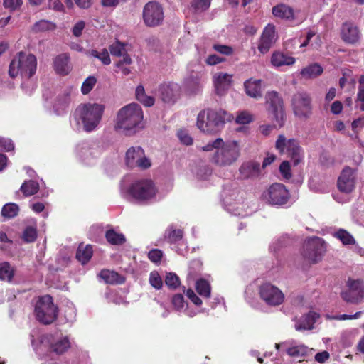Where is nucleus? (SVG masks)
I'll return each mask as SVG.
<instances>
[{
  "label": "nucleus",
  "instance_id": "nucleus-1",
  "mask_svg": "<svg viewBox=\"0 0 364 364\" xmlns=\"http://www.w3.org/2000/svg\"><path fill=\"white\" fill-rule=\"evenodd\" d=\"M37 64V58L33 54L23 51L18 53L9 64V76L21 78V87L27 95L33 93L36 88Z\"/></svg>",
  "mask_w": 364,
  "mask_h": 364
},
{
  "label": "nucleus",
  "instance_id": "nucleus-2",
  "mask_svg": "<svg viewBox=\"0 0 364 364\" xmlns=\"http://www.w3.org/2000/svg\"><path fill=\"white\" fill-rule=\"evenodd\" d=\"M31 343L34 351L40 359L50 356L52 354L61 355L71 346L70 337L59 333H46L40 335L36 339L31 333Z\"/></svg>",
  "mask_w": 364,
  "mask_h": 364
},
{
  "label": "nucleus",
  "instance_id": "nucleus-3",
  "mask_svg": "<svg viewBox=\"0 0 364 364\" xmlns=\"http://www.w3.org/2000/svg\"><path fill=\"white\" fill-rule=\"evenodd\" d=\"M144 127V112L140 105L130 103L119 109L114 120V129L132 136Z\"/></svg>",
  "mask_w": 364,
  "mask_h": 364
},
{
  "label": "nucleus",
  "instance_id": "nucleus-4",
  "mask_svg": "<svg viewBox=\"0 0 364 364\" xmlns=\"http://www.w3.org/2000/svg\"><path fill=\"white\" fill-rule=\"evenodd\" d=\"M234 116L223 109H203L197 117V127L204 133H218L224 126L225 122H231Z\"/></svg>",
  "mask_w": 364,
  "mask_h": 364
},
{
  "label": "nucleus",
  "instance_id": "nucleus-5",
  "mask_svg": "<svg viewBox=\"0 0 364 364\" xmlns=\"http://www.w3.org/2000/svg\"><path fill=\"white\" fill-rule=\"evenodd\" d=\"M128 193L137 203L149 205L159 200L161 197L159 188L150 178H139L129 186Z\"/></svg>",
  "mask_w": 364,
  "mask_h": 364
},
{
  "label": "nucleus",
  "instance_id": "nucleus-6",
  "mask_svg": "<svg viewBox=\"0 0 364 364\" xmlns=\"http://www.w3.org/2000/svg\"><path fill=\"white\" fill-rule=\"evenodd\" d=\"M104 111L105 106L102 104H81L75 109V118L78 123H82L84 131L91 132L99 126Z\"/></svg>",
  "mask_w": 364,
  "mask_h": 364
},
{
  "label": "nucleus",
  "instance_id": "nucleus-7",
  "mask_svg": "<svg viewBox=\"0 0 364 364\" xmlns=\"http://www.w3.org/2000/svg\"><path fill=\"white\" fill-rule=\"evenodd\" d=\"M240 156V146L235 140L224 141L212 156V161L219 166H229L237 161Z\"/></svg>",
  "mask_w": 364,
  "mask_h": 364
},
{
  "label": "nucleus",
  "instance_id": "nucleus-8",
  "mask_svg": "<svg viewBox=\"0 0 364 364\" xmlns=\"http://www.w3.org/2000/svg\"><path fill=\"white\" fill-rule=\"evenodd\" d=\"M58 309L50 295L41 296L37 301L34 314L36 318L43 324H50L55 321Z\"/></svg>",
  "mask_w": 364,
  "mask_h": 364
},
{
  "label": "nucleus",
  "instance_id": "nucleus-9",
  "mask_svg": "<svg viewBox=\"0 0 364 364\" xmlns=\"http://www.w3.org/2000/svg\"><path fill=\"white\" fill-rule=\"evenodd\" d=\"M275 147L280 154L289 156L294 166L298 165L304 159L302 149L294 139H287L280 134L276 141Z\"/></svg>",
  "mask_w": 364,
  "mask_h": 364
},
{
  "label": "nucleus",
  "instance_id": "nucleus-10",
  "mask_svg": "<svg viewBox=\"0 0 364 364\" xmlns=\"http://www.w3.org/2000/svg\"><path fill=\"white\" fill-rule=\"evenodd\" d=\"M262 198L269 205L280 207L288 203L290 193L284 185L275 183L262 193Z\"/></svg>",
  "mask_w": 364,
  "mask_h": 364
},
{
  "label": "nucleus",
  "instance_id": "nucleus-11",
  "mask_svg": "<svg viewBox=\"0 0 364 364\" xmlns=\"http://www.w3.org/2000/svg\"><path fill=\"white\" fill-rule=\"evenodd\" d=\"M260 299L268 306H277L284 301V294L281 289L271 283H264L259 287Z\"/></svg>",
  "mask_w": 364,
  "mask_h": 364
},
{
  "label": "nucleus",
  "instance_id": "nucleus-12",
  "mask_svg": "<svg viewBox=\"0 0 364 364\" xmlns=\"http://www.w3.org/2000/svg\"><path fill=\"white\" fill-rule=\"evenodd\" d=\"M325 252L324 241L321 238L315 237L305 242L302 254L308 262L316 263L321 259Z\"/></svg>",
  "mask_w": 364,
  "mask_h": 364
},
{
  "label": "nucleus",
  "instance_id": "nucleus-13",
  "mask_svg": "<svg viewBox=\"0 0 364 364\" xmlns=\"http://www.w3.org/2000/svg\"><path fill=\"white\" fill-rule=\"evenodd\" d=\"M75 152L77 159L87 166L95 164L100 154L97 147L93 143L87 141L77 144Z\"/></svg>",
  "mask_w": 364,
  "mask_h": 364
},
{
  "label": "nucleus",
  "instance_id": "nucleus-14",
  "mask_svg": "<svg viewBox=\"0 0 364 364\" xmlns=\"http://www.w3.org/2000/svg\"><path fill=\"white\" fill-rule=\"evenodd\" d=\"M265 103L267 111L272 114L274 120L279 124L283 125L284 119V112L283 100L276 91H269L265 95Z\"/></svg>",
  "mask_w": 364,
  "mask_h": 364
},
{
  "label": "nucleus",
  "instance_id": "nucleus-15",
  "mask_svg": "<svg viewBox=\"0 0 364 364\" xmlns=\"http://www.w3.org/2000/svg\"><path fill=\"white\" fill-rule=\"evenodd\" d=\"M164 18V9L161 4L155 1L145 4L143 9V20L146 26H158L162 23Z\"/></svg>",
  "mask_w": 364,
  "mask_h": 364
},
{
  "label": "nucleus",
  "instance_id": "nucleus-16",
  "mask_svg": "<svg viewBox=\"0 0 364 364\" xmlns=\"http://www.w3.org/2000/svg\"><path fill=\"white\" fill-rule=\"evenodd\" d=\"M126 164L130 168L139 167L146 169L151 166L150 160L145 156L144 151L140 146L129 148L126 152Z\"/></svg>",
  "mask_w": 364,
  "mask_h": 364
},
{
  "label": "nucleus",
  "instance_id": "nucleus-17",
  "mask_svg": "<svg viewBox=\"0 0 364 364\" xmlns=\"http://www.w3.org/2000/svg\"><path fill=\"white\" fill-rule=\"evenodd\" d=\"M294 113L300 119H306L311 114V99L305 92H298L293 96Z\"/></svg>",
  "mask_w": 364,
  "mask_h": 364
},
{
  "label": "nucleus",
  "instance_id": "nucleus-18",
  "mask_svg": "<svg viewBox=\"0 0 364 364\" xmlns=\"http://www.w3.org/2000/svg\"><path fill=\"white\" fill-rule=\"evenodd\" d=\"M355 171L348 166H346L343 169L338 178V188L343 193H349L355 188Z\"/></svg>",
  "mask_w": 364,
  "mask_h": 364
},
{
  "label": "nucleus",
  "instance_id": "nucleus-19",
  "mask_svg": "<svg viewBox=\"0 0 364 364\" xmlns=\"http://www.w3.org/2000/svg\"><path fill=\"white\" fill-rule=\"evenodd\" d=\"M348 289L341 292V296L347 302L356 304L361 301L364 295L363 286L358 280H348Z\"/></svg>",
  "mask_w": 364,
  "mask_h": 364
},
{
  "label": "nucleus",
  "instance_id": "nucleus-20",
  "mask_svg": "<svg viewBox=\"0 0 364 364\" xmlns=\"http://www.w3.org/2000/svg\"><path fill=\"white\" fill-rule=\"evenodd\" d=\"M181 87L178 83L167 82L161 84L159 89L161 100L166 103L173 104L180 97Z\"/></svg>",
  "mask_w": 364,
  "mask_h": 364
},
{
  "label": "nucleus",
  "instance_id": "nucleus-21",
  "mask_svg": "<svg viewBox=\"0 0 364 364\" xmlns=\"http://www.w3.org/2000/svg\"><path fill=\"white\" fill-rule=\"evenodd\" d=\"M275 41V27L272 24H268L262 34L258 50L262 54L267 53Z\"/></svg>",
  "mask_w": 364,
  "mask_h": 364
},
{
  "label": "nucleus",
  "instance_id": "nucleus-22",
  "mask_svg": "<svg viewBox=\"0 0 364 364\" xmlns=\"http://www.w3.org/2000/svg\"><path fill=\"white\" fill-rule=\"evenodd\" d=\"M213 81L217 95H223L232 85V75L222 72L218 73L213 75Z\"/></svg>",
  "mask_w": 364,
  "mask_h": 364
},
{
  "label": "nucleus",
  "instance_id": "nucleus-23",
  "mask_svg": "<svg viewBox=\"0 0 364 364\" xmlns=\"http://www.w3.org/2000/svg\"><path fill=\"white\" fill-rule=\"evenodd\" d=\"M341 38L347 43L353 44L360 38V32L358 27L350 22H346L341 26Z\"/></svg>",
  "mask_w": 364,
  "mask_h": 364
},
{
  "label": "nucleus",
  "instance_id": "nucleus-24",
  "mask_svg": "<svg viewBox=\"0 0 364 364\" xmlns=\"http://www.w3.org/2000/svg\"><path fill=\"white\" fill-rule=\"evenodd\" d=\"M282 346L286 348L287 353L294 358L305 356L309 350L307 346L303 344H298L294 340H288L282 342Z\"/></svg>",
  "mask_w": 364,
  "mask_h": 364
},
{
  "label": "nucleus",
  "instance_id": "nucleus-25",
  "mask_svg": "<svg viewBox=\"0 0 364 364\" xmlns=\"http://www.w3.org/2000/svg\"><path fill=\"white\" fill-rule=\"evenodd\" d=\"M260 164L256 161L243 163L240 168V176L244 179L256 178L260 175Z\"/></svg>",
  "mask_w": 364,
  "mask_h": 364
},
{
  "label": "nucleus",
  "instance_id": "nucleus-26",
  "mask_svg": "<svg viewBox=\"0 0 364 364\" xmlns=\"http://www.w3.org/2000/svg\"><path fill=\"white\" fill-rule=\"evenodd\" d=\"M53 67L57 73L63 75H68L71 70L70 55L68 53L57 55L53 60Z\"/></svg>",
  "mask_w": 364,
  "mask_h": 364
},
{
  "label": "nucleus",
  "instance_id": "nucleus-27",
  "mask_svg": "<svg viewBox=\"0 0 364 364\" xmlns=\"http://www.w3.org/2000/svg\"><path fill=\"white\" fill-rule=\"evenodd\" d=\"M319 315L313 311H310L306 315L301 317L295 324V329L296 331H306L311 330L314 328V324Z\"/></svg>",
  "mask_w": 364,
  "mask_h": 364
},
{
  "label": "nucleus",
  "instance_id": "nucleus-28",
  "mask_svg": "<svg viewBox=\"0 0 364 364\" xmlns=\"http://www.w3.org/2000/svg\"><path fill=\"white\" fill-rule=\"evenodd\" d=\"M238 196L239 191L237 190H234L230 198L225 197L224 198V203L228 206V210L231 212L233 215L240 217H245L247 215V213L243 212L244 204L239 202H236L235 203H232L231 202L232 197H234V198L236 199Z\"/></svg>",
  "mask_w": 364,
  "mask_h": 364
},
{
  "label": "nucleus",
  "instance_id": "nucleus-29",
  "mask_svg": "<svg viewBox=\"0 0 364 364\" xmlns=\"http://www.w3.org/2000/svg\"><path fill=\"white\" fill-rule=\"evenodd\" d=\"M244 87L246 94L250 97L256 99L262 97L261 80L248 79L244 82Z\"/></svg>",
  "mask_w": 364,
  "mask_h": 364
},
{
  "label": "nucleus",
  "instance_id": "nucleus-30",
  "mask_svg": "<svg viewBox=\"0 0 364 364\" xmlns=\"http://www.w3.org/2000/svg\"><path fill=\"white\" fill-rule=\"evenodd\" d=\"M296 62L294 57L287 55L284 53L274 52L271 56V64L274 68H280L284 65H292Z\"/></svg>",
  "mask_w": 364,
  "mask_h": 364
},
{
  "label": "nucleus",
  "instance_id": "nucleus-31",
  "mask_svg": "<svg viewBox=\"0 0 364 364\" xmlns=\"http://www.w3.org/2000/svg\"><path fill=\"white\" fill-rule=\"evenodd\" d=\"M71 101V90L66 89L60 94L54 103V109L58 114H62Z\"/></svg>",
  "mask_w": 364,
  "mask_h": 364
},
{
  "label": "nucleus",
  "instance_id": "nucleus-32",
  "mask_svg": "<svg viewBox=\"0 0 364 364\" xmlns=\"http://www.w3.org/2000/svg\"><path fill=\"white\" fill-rule=\"evenodd\" d=\"M98 276L107 284H122L124 278L117 272L109 269L102 270Z\"/></svg>",
  "mask_w": 364,
  "mask_h": 364
},
{
  "label": "nucleus",
  "instance_id": "nucleus-33",
  "mask_svg": "<svg viewBox=\"0 0 364 364\" xmlns=\"http://www.w3.org/2000/svg\"><path fill=\"white\" fill-rule=\"evenodd\" d=\"M272 14L274 16L289 20L294 18L293 9L284 4H279L274 6L272 9Z\"/></svg>",
  "mask_w": 364,
  "mask_h": 364
},
{
  "label": "nucleus",
  "instance_id": "nucleus-34",
  "mask_svg": "<svg viewBox=\"0 0 364 364\" xmlns=\"http://www.w3.org/2000/svg\"><path fill=\"white\" fill-rule=\"evenodd\" d=\"M16 269L9 262L0 263V280L11 282L14 277Z\"/></svg>",
  "mask_w": 364,
  "mask_h": 364
},
{
  "label": "nucleus",
  "instance_id": "nucleus-35",
  "mask_svg": "<svg viewBox=\"0 0 364 364\" xmlns=\"http://www.w3.org/2000/svg\"><path fill=\"white\" fill-rule=\"evenodd\" d=\"M93 254L92 247L90 245H80L77 250L76 257L82 264L87 263Z\"/></svg>",
  "mask_w": 364,
  "mask_h": 364
},
{
  "label": "nucleus",
  "instance_id": "nucleus-36",
  "mask_svg": "<svg viewBox=\"0 0 364 364\" xmlns=\"http://www.w3.org/2000/svg\"><path fill=\"white\" fill-rule=\"evenodd\" d=\"M183 232L181 229H175L173 226L168 227L164 232V239L172 244L182 240Z\"/></svg>",
  "mask_w": 364,
  "mask_h": 364
},
{
  "label": "nucleus",
  "instance_id": "nucleus-37",
  "mask_svg": "<svg viewBox=\"0 0 364 364\" xmlns=\"http://www.w3.org/2000/svg\"><path fill=\"white\" fill-rule=\"evenodd\" d=\"M322 73V67L318 63H314L303 68L301 71V75L305 78H314Z\"/></svg>",
  "mask_w": 364,
  "mask_h": 364
},
{
  "label": "nucleus",
  "instance_id": "nucleus-38",
  "mask_svg": "<svg viewBox=\"0 0 364 364\" xmlns=\"http://www.w3.org/2000/svg\"><path fill=\"white\" fill-rule=\"evenodd\" d=\"M136 97L138 101L146 107L154 105L155 100L153 97L146 95L144 87L142 85H138L136 88Z\"/></svg>",
  "mask_w": 364,
  "mask_h": 364
},
{
  "label": "nucleus",
  "instance_id": "nucleus-39",
  "mask_svg": "<svg viewBox=\"0 0 364 364\" xmlns=\"http://www.w3.org/2000/svg\"><path fill=\"white\" fill-rule=\"evenodd\" d=\"M196 289L197 292L204 298H209L210 296V284L204 279H198L196 282Z\"/></svg>",
  "mask_w": 364,
  "mask_h": 364
},
{
  "label": "nucleus",
  "instance_id": "nucleus-40",
  "mask_svg": "<svg viewBox=\"0 0 364 364\" xmlns=\"http://www.w3.org/2000/svg\"><path fill=\"white\" fill-rule=\"evenodd\" d=\"M39 185L36 181L30 180L25 181L21 186V190L26 197L31 196L38 192Z\"/></svg>",
  "mask_w": 364,
  "mask_h": 364
},
{
  "label": "nucleus",
  "instance_id": "nucleus-41",
  "mask_svg": "<svg viewBox=\"0 0 364 364\" xmlns=\"http://www.w3.org/2000/svg\"><path fill=\"white\" fill-rule=\"evenodd\" d=\"M105 237L108 242L112 245H122L125 242V237L123 234L118 233L113 230H109L106 232Z\"/></svg>",
  "mask_w": 364,
  "mask_h": 364
},
{
  "label": "nucleus",
  "instance_id": "nucleus-42",
  "mask_svg": "<svg viewBox=\"0 0 364 364\" xmlns=\"http://www.w3.org/2000/svg\"><path fill=\"white\" fill-rule=\"evenodd\" d=\"M333 236L341 240L345 245H354L355 240L354 237L348 231L343 229H339L333 233Z\"/></svg>",
  "mask_w": 364,
  "mask_h": 364
},
{
  "label": "nucleus",
  "instance_id": "nucleus-43",
  "mask_svg": "<svg viewBox=\"0 0 364 364\" xmlns=\"http://www.w3.org/2000/svg\"><path fill=\"white\" fill-rule=\"evenodd\" d=\"M56 28V25L53 22L47 20H41L35 23L33 26L34 32H44L53 31Z\"/></svg>",
  "mask_w": 364,
  "mask_h": 364
},
{
  "label": "nucleus",
  "instance_id": "nucleus-44",
  "mask_svg": "<svg viewBox=\"0 0 364 364\" xmlns=\"http://www.w3.org/2000/svg\"><path fill=\"white\" fill-rule=\"evenodd\" d=\"M356 103L359 109L364 112V75H361L358 81Z\"/></svg>",
  "mask_w": 364,
  "mask_h": 364
},
{
  "label": "nucleus",
  "instance_id": "nucleus-45",
  "mask_svg": "<svg viewBox=\"0 0 364 364\" xmlns=\"http://www.w3.org/2000/svg\"><path fill=\"white\" fill-rule=\"evenodd\" d=\"M235 121L237 124H248L253 121V115L248 111H240L237 112Z\"/></svg>",
  "mask_w": 364,
  "mask_h": 364
},
{
  "label": "nucleus",
  "instance_id": "nucleus-46",
  "mask_svg": "<svg viewBox=\"0 0 364 364\" xmlns=\"http://www.w3.org/2000/svg\"><path fill=\"white\" fill-rule=\"evenodd\" d=\"M18 206L15 203H8L3 206L1 215L4 218H11L17 215Z\"/></svg>",
  "mask_w": 364,
  "mask_h": 364
},
{
  "label": "nucleus",
  "instance_id": "nucleus-47",
  "mask_svg": "<svg viewBox=\"0 0 364 364\" xmlns=\"http://www.w3.org/2000/svg\"><path fill=\"white\" fill-rule=\"evenodd\" d=\"M90 54L94 58L99 59L104 65H107L111 63L110 56L106 48H103L101 51L92 50Z\"/></svg>",
  "mask_w": 364,
  "mask_h": 364
},
{
  "label": "nucleus",
  "instance_id": "nucleus-48",
  "mask_svg": "<svg viewBox=\"0 0 364 364\" xmlns=\"http://www.w3.org/2000/svg\"><path fill=\"white\" fill-rule=\"evenodd\" d=\"M109 48L113 56L120 57L127 52L126 44L119 41H116L114 43L111 44Z\"/></svg>",
  "mask_w": 364,
  "mask_h": 364
},
{
  "label": "nucleus",
  "instance_id": "nucleus-49",
  "mask_svg": "<svg viewBox=\"0 0 364 364\" xmlns=\"http://www.w3.org/2000/svg\"><path fill=\"white\" fill-rule=\"evenodd\" d=\"M37 238V230L36 227L28 226L22 233V239L27 243L33 242Z\"/></svg>",
  "mask_w": 364,
  "mask_h": 364
},
{
  "label": "nucleus",
  "instance_id": "nucleus-50",
  "mask_svg": "<svg viewBox=\"0 0 364 364\" xmlns=\"http://www.w3.org/2000/svg\"><path fill=\"white\" fill-rule=\"evenodd\" d=\"M210 4L211 0H193L192 7L196 12H202L208 10Z\"/></svg>",
  "mask_w": 364,
  "mask_h": 364
},
{
  "label": "nucleus",
  "instance_id": "nucleus-51",
  "mask_svg": "<svg viewBox=\"0 0 364 364\" xmlns=\"http://www.w3.org/2000/svg\"><path fill=\"white\" fill-rule=\"evenodd\" d=\"M96 82L97 80L94 76H89L87 78H86L81 87V91L82 94H88L93 89Z\"/></svg>",
  "mask_w": 364,
  "mask_h": 364
},
{
  "label": "nucleus",
  "instance_id": "nucleus-52",
  "mask_svg": "<svg viewBox=\"0 0 364 364\" xmlns=\"http://www.w3.org/2000/svg\"><path fill=\"white\" fill-rule=\"evenodd\" d=\"M149 283L156 289H161L163 281L159 274L156 271L151 272L149 275Z\"/></svg>",
  "mask_w": 364,
  "mask_h": 364
},
{
  "label": "nucleus",
  "instance_id": "nucleus-53",
  "mask_svg": "<svg viewBox=\"0 0 364 364\" xmlns=\"http://www.w3.org/2000/svg\"><path fill=\"white\" fill-rule=\"evenodd\" d=\"M165 284L170 289H176L180 284L179 278L174 273H168L166 277Z\"/></svg>",
  "mask_w": 364,
  "mask_h": 364
},
{
  "label": "nucleus",
  "instance_id": "nucleus-54",
  "mask_svg": "<svg viewBox=\"0 0 364 364\" xmlns=\"http://www.w3.org/2000/svg\"><path fill=\"white\" fill-rule=\"evenodd\" d=\"M188 87L192 93H197L203 87V81L199 77L191 78L188 82Z\"/></svg>",
  "mask_w": 364,
  "mask_h": 364
},
{
  "label": "nucleus",
  "instance_id": "nucleus-55",
  "mask_svg": "<svg viewBox=\"0 0 364 364\" xmlns=\"http://www.w3.org/2000/svg\"><path fill=\"white\" fill-rule=\"evenodd\" d=\"M221 145H223V139L217 138L214 141H209L206 145L202 146L200 149L204 151H210L214 149L218 151Z\"/></svg>",
  "mask_w": 364,
  "mask_h": 364
},
{
  "label": "nucleus",
  "instance_id": "nucleus-56",
  "mask_svg": "<svg viewBox=\"0 0 364 364\" xmlns=\"http://www.w3.org/2000/svg\"><path fill=\"white\" fill-rule=\"evenodd\" d=\"M212 171L208 166L200 167L196 172V177L198 179L204 181L207 180L211 175Z\"/></svg>",
  "mask_w": 364,
  "mask_h": 364
},
{
  "label": "nucleus",
  "instance_id": "nucleus-57",
  "mask_svg": "<svg viewBox=\"0 0 364 364\" xmlns=\"http://www.w3.org/2000/svg\"><path fill=\"white\" fill-rule=\"evenodd\" d=\"M177 136L182 144L187 146L193 144V139L186 130H179L177 133Z\"/></svg>",
  "mask_w": 364,
  "mask_h": 364
},
{
  "label": "nucleus",
  "instance_id": "nucleus-58",
  "mask_svg": "<svg viewBox=\"0 0 364 364\" xmlns=\"http://www.w3.org/2000/svg\"><path fill=\"white\" fill-rule=\"evenodd\" d=\"M76 316V309L72 303H69L65 310V317L68 322H73Z\"/></svg>",
  "mask_w": 364,
  "mask_h": 364
},
{
  "label": "nucleus",
  "instance_id": "nucleus-59",
  "mask_svg": "<svg viewBox=\"0 0 364 364\" xmlns=\"http://www.w3.org/2000/svg\"><path fill=\"white\" fill-rule=\"evenodd\" d=\"M213 48L216 52L225 55H230L233 53V48L225 45L214 44Z\"/></svg>",
  "mask_w": 364,
  "mask_h": 364
},
{
  "label": "nucleus",
  "instance_id": "nucleus-60",
  "mask_svg": "<svg viewBox=\"0 0 364 364\" xmlns=\"http://www.w3.org/2000/svg\"><path fill=\"white\" fill-rule=\"evenodd\" d=\"M171 301L176 311H181L183 309L185 301L182 294L174 295Z\"/></svg>",
  "mask_w": 364,
  "mask_h": 364
},
{
  "label": "nucleus",
  "instance_id": "nucleus-61",
  "mask_svg": "<svg viewBox=\"0 0 364 364\" xmlns=\"http://www.w3.org/2000/svg\"><path fill=\"white\" fill-rule=\"evenodd\" d=\"M162 255V251L159 249H153L149 251L148 257L151 262L159 263L161 259Z\"/></svg>",
  "mask_w": 364,
  "mask_h": 364
},
{
  "label": "nucleus",
  "instance_id": "nucleus-62",
  "mask_svg": "<svg viewBox=\"0 0 364 364\" xmlns=\"http://www.w3.org/2000/svg\"><path fill=\"white\" fill-rule=\"evenodd\" d=\"M22 3V0H4V7L11 11H14L20 8Z\"/></svg>",
  "mask_w": 364,
  "mask_h": 364
},
{
  "label": "nucleus",
  "instance_id": "nucleus-63",
  "mask_svg": "<svg viewBox=\"0 0 364 364\" xmlns=\"http://www.w3.org/2000/svg\"><path fill=\"white\" fill-rule=\"evenodd\" d=\"M279 171L282 176L287 179H289L291 178V169H290V165L289 163L287 161H283L280 166H279Z\"/></svg>",
  "mask_w": 364,
  "mask_h": 364
},
{
  "label": "nucleus",
  "instance_id": "nucleus-64",
  "mask_svg": "<svg viewBox=\"0 0 364 364\" xmlns=\"http://www.w3.org/2000/svg\"><path fill=\"white\" fill-rule=\"evenodd\" d=\"M352 129L355 132V138L358 137V132L364 127V117H360L352 122ZM353 137V136H352Z\"/></svg>",
  "mask_w": 364,
  "mask_h": 364
}]
</instances>
